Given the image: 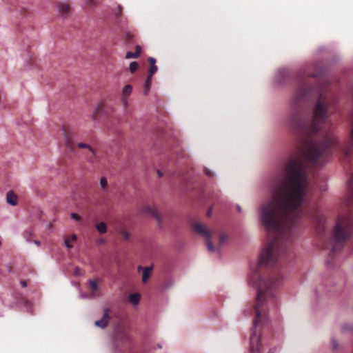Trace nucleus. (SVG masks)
<instances>
[{"label":"nucleus","instance_id":"obj_4","mask_svg":"<svg viewBox=\"0 0 353 353\" xmlns=\"http://www.w3.org/2000/svg\"><path fill=\"white\" fill-rule=\"evenodd\" d=\"M110 313L111 310L110 308H105L103 310V317L100 320L96 321L94 322V325L102 329L105 328L108 325L110 319Z\"/></svg>","mask_w":353,"mask_h":353},{"label":"nucleus","instance_id":"obj_23","mask_svg":"<svg viewBox=\"0 0 353 353\" xmlns=\"http://www.w3.org/2000/svg\"><path fill=\"white\" fill-rule=\"evenodd\" d=\"M89 283H90V289L93 292H95L98 290V285L94 281H90Z\"/></svg>","mask_w":353,"mask_h":353},{"label":"nucleus","instance_id":"obj_34","mask_svg":"<svg viewBox=\"0 0 353 353\" xmlns=\"http://www.w3.org/2000/svg\"><path fill=\"white\" fill-rule=\"evenodd\" d=\"M34 243H35L36 245H39V244H40L39 241H37V240H36V241H34Z\"/></svg>","mask_w":353,"mask_h":353},{"label":"nucleus","instance_id":"obj_15","mask_svg":"<svg viewBox=\"0 0 353 353\" xmlns=\"http://www.w3.org/2000/svg\"><path fill=\"white\" fill-rule=\"evenodd\" d=\"M140 301V294L138 293H134L129 296V301L134 304L137 305L139 303Z\"/></svg>","mask_w":353,"mask_h":353},{"label":"nucleus","instance_id":"obj_37","mask_svg":"<svg viewBox=\"0 0 353 353\" xmlns=\"http://www.w3.org/2000/svg\"><path fill=\"white\" fill-rule=\"evenodd\" d=\"M268 353H274L272 350H270Z\"/></svg>","mask_w":353,"mask_h":353},{"label":"nucleus","instance_id":"obj_35","mask_svg":"<svg viewBox=\"0 0 353 353\" xmlns=\"http://www.w3.org/2000/svg\"><path fill=\"white\" fill-rule=\"evenodd\" d=\"M141 270H142V267H141V266H139V267H138V271H139V272H140V271H141Z\"/></svg>","mask_w":353,"mask_h":353},{"label":"nucleus","instance_id":"obj_3","mask_svg":"<svg viewBox=\"0 0 353 353\" xmlns=\"http://www.w3.org/2000/svg\"><path fill=\"white\" fill-rule=\"evenodd\" d=\"M192 228L196 233L207 239L206 245L208 247V250L210 252H214L215 250V248L210 241V237L212 235V232L210 230H208L204 225L199 222H194L192 224Z\"/></svg>","mask_w":353,"mask_h":353},{"label":"nucleus","instance_id":"obj_1","mask_svg":"<svg viewBox=\"0 0 353 353\" xmlns=\"http://www.w3.org/2000/svg\"><path fill=\"white\" fill-rule=\"evenodd\" d=\"M330 85L318 74L301 72L297 76V90L291 101L285 124L294 133L307 138L294 154L278 166L271 184V199L261 208V219L268 236V243L260 256L257 271L262 266L274 267L267 278L259 276L258 292L253 305L245 312L254 313L253 324H263L268 310L278 303L276 290L283 284L279 268L292 257V243L296 226L303 216L316 222V230L323 238L325 226L322 216H312L303 207L309 189L304 157L313 165L323 164L338 148L328 119L332 103Z\"/></svg>","mask_w":353,"mask_h":353},{"label":"nucleus","instance_id":"obj_31","mask_svg":"<svg viewBox=\"0 0 353 353\" xmlns=\"http://www.w3.org/2000/svg\"><path fill=\"white\" fill-rule=\"evenodd\" d=\"M122 235H123V236L125 239H128L129 238V234H128V233L127 232H125V231H123V232H122Z\"/></svg>","mask_w":353,"mask_h":353},{"label":"nucleus","instance_id":"obj_13","mask_svg":"<svg viewBox=\"0 0 353 353\" xmlns=\"http://www.w3.org/2000/svg\"><path fill=\"white\" fill-rule=\"evenodd\" d=\"M135 34L131 32H127L123 39L125 45H131L134 41Z\"/></svg>","mask_w":353,"mask_h":353},{"label":"nucleus","instance_id":"obj_16","mask_svg":"<svg viewBox=\"0 0 353 353\" xmlns=\"http://www.w3.org/2000/svg\"><path fill=\"white\" fill-rule=\"evenodd\" d=\"M97 231L100 234H104L107 232V225L104 222H101L96 226Z\"/></svg>","mask_w":353,"mask_h":353},{"label":"nucleus","instance_id":"obj_29","mask_svg":"<svg viewBox=\"0 0 353 353\" xmlns=\"http://www.w3.org/2000/svg\"><path fill=\"white\" fill-rule=\"evenodd\" d=\"M205 174L210 177L213 176V173L207 168L205 169Z\"/></svg>","mask_w":353,"mask_h":353},{"label":"nucleus","instance_id":"obj_5","mask_svg":"<svg viewBox=\"0 0 353 353\" xmlns=\"http://www.w3.org/2000/svg\"><path fill=\"white\" fill-rule=\"evenodd\" d=\"M63 134L65 137V143L66 147L70 150H73L75 145V135L73 132H68L63 129Z\"/></svg>","mask_w":353,"mask_h":353},{"label":"nucleus","instance_id":"obj_9","mask_svg":"<svg viewBox=\"0 0 353 353\" xmlns=\"http://www.w3.org/2000/svg\"><path fill=\"white\" fill-rule=\"evenodd\" d=\"M132 91V87L130 85H126L123 88L122 94H121V100L123 101V103L125 108L127 106L126 98L131 94Z\"/></svg>","mask_w":353,"mask_h":353},{"label":"nucleus","instance_id":"obj_10","mask_svg":"<svg viewBox=\"0 0 353 353\" xmlns=\"http://www.w3.org/2000/svg\"><path fill=\"white\" fill-rule=\"evenodd\" d=\"M148 61V62H149V63L150 65V68L149 72H148V76H150V77H152L154 74L157 70V67L155 65L156 59L154 58H153V57H149Z\"/></svg>","mask_w":353,"mask_h":353},{"label":"nucleus","instance_id":"obj_20","mask_svg":"<svg viewBox=\"0 0 353 353\" xmlns=\"http://www.w3.org/2000/svg\"><path fill=\"white\" fill-rule=\"evenodd\" d=\"M139 68V63L137 61H132L130 63L129 70L132 73H134Z\"/></svg>","mask_w":353,"mask_h":353},{"label":"nucleus","instance_id":"obj_6","mask_svg":"<svg viewBox=\"0 0 353 353\" xmlns=\"http://www.w3.org/2000/svg\"><path fill=\"white\" fill-rule=\"evenodd\" d=\"M57 7L59 14L61 17L66 18L70 16L71 11L70 6L68 3L64 2H59L57 3Z\"/></svg>","mask_w":353,"mask_h":353},{"label":"nucleus","instance_id":"obj_12","mask_svg":"<svg viewBox=\"0 0 353 353\" xmlns=\"http://www.w3.org/2000/svg\"><path fill=\"white\" fill-rule=\"evenodd\" d=\"M152 267H145L143 269L141 281L146 283L151 275Z\"/></svg>","mask_w":353,"mask_h":353},{"label":"nucleus","instance_id":"obj_14","mask_svg":"<svg viewBox=\"0 0 353 353\" xmlns=\"http://www.w3.org/2000/svg\"><path fill=\"white\" fill-rule=\"evenodd\" d=\"M151 83H152V77L148 76V77L145 81L144 86H143V93L145 95H147L148 94L150 89V86H151Z\"/></svg>","mask_w":353,"mask_h":353},{"label":"nucleus","instance_id":"obj_7","mask_svg":"<svg viewBox=\"0 0 353 353\" xmlns=\"http://www.w3.org/2000/svg\"><path fill=\"white\" fill-rule=\"evenodd\" d=\"M77 146L79 148H88L91 154V156L88 157L89 161L94 163L97 160V157L96 155L95 150L92 148L90 145L84 143H79Z\"/></svg>","mask_w":353,"mask_h":353},{"label":"nucleus","instance_id":"obj_22","mask_svg":"<svg viewBox=\"0 0 353 353\" xmlns=\"http://www.w3.org/2000/svg\"><path fill=\"white\" fill-rule=\"evenodd\" d=\"M138 57L137 55H136L135 52H132L130 51H128L126 52V54H125V59H137Z\"/></svg>","mask_w":353,"mask_h":353},{"label":"nucleus","instance_id":"obj_28","mask_svg":"<svg viewBox=\"0 0 353 353\" xmlns=\"http://www.w3.org/2000/svg\"><path fill=\"white\" fill-rule=\"evenodd\" d=\"M86 3L89 6H92L95 5L96 0H86Z\"/></svg>","mask_w":353,"mask_h":353},{"label":"nucleus","instance_id":"obj_32","mask_svg":"<svg viewBox=\"0 0 353 353\" xmlns=\"http://www.w3.org/2000/svg\"><path fill=\"white\" fill-rule=\"evenodd\" d=\"M20 283L23 288L27 287V282L26 281H21Z\"/></svg>","mask_w":353,"mask_h":353},{"label":"nucleus","instance_id":"obj_27","mask_svg":"<svg viewBox=\"0 0 353 353\" xmlns=\"http://www.w3.org/2000/svg\"><path fill=\"white\" fill-rule=\"evenodd\" d=\"M71 218L78 221L81 220V216L76 213H72Z\"/></svg>","mask_w":353,"mask_h":353},{"label":"nucleus","instance_id":"obj_18","mask_svg":"<svg viewBox=\"0 0 353 353\" xmlns=\"http://www.w3.org/2000/svg\"><path fill=\"white\" fill-rule=\"evenodd\" d=\"M103 101L99 103L97 108L94 110V112L93 113V114L92 116L93 119H96L97 114L101 112V109L103 108Z\"/></svg>","mask_w":353,"mask_h":353},{"label":"nucleus","instance_id":"obj_2","mask_svg":"<svg viewBox=\"0 0 353 353\" xmlns=\"http://www.w3.org/2000/svg\"><path fill=\"white\" fill-rule=\"evenodd\" d=\"M347 188L348 196L343 201V205L348 212L339 216L332 234V238L322 246L323 249H331L330 256H334L342 249L353 232V217L350 212L353 209V173L347 181Z\"/></svg>","mask_w":353,"mask_h":353},{"label":"nucleus","instance_id":"obj_36","mask_svg":"<svg viewBox=\"0 0 353 353\" xmlns=\"http://www.w3.org/2000/svg\"><path fill=\"white\" fill-rule=\"evenodd\" d=\"M237 210L240 212H241V208L239 206L237 207Z\"/></svg>","mask_w":353,"mask_h":353},{"label":"nucleus","instance_id":"obj_8","mask_svg":"<svg viewBox=\"0 0 353 353\" xmlns=\"http://www.w3.org/2000/svg\"><path fill=\"white\" fill-rule=\"evenodd\" d=\"M6 201L8 204L15 206L18 203V196L13 190H10L6 194Z\"/></svg>","mask_w":353,"mask_h":353},{"label":"nucleus","instance_id":"obj_21","mask_svg":"<svg viewBox=\"0 0 353 353\" xmlns=\"http://www.w3.org/2000/svg\"><path fill=\"white\" fill-rule=\"evenodd\" d=\"M100 185L103 190H105L108 186V181L105 177H101L100 179Z\"/></svg>","mask_w":353,"mask_h":353},{"label":"nucleus","instance_id":"obj_11","mask_svg":"<svg viewBox=\"0 0 353 353\" xmlns=\"http://www.w3.org/2000/svg\"><path fill=\"white\" fill-rule=\"evenodd\" d=\"M145 212L148 214H151L153 217H154L159 223H161V217L157 212V210L151 206H148L145 209Z\"/></svg>","mask_w":353,"mask_h":353},{"label":"nucleus","instance_id":"obj_25","mask_svg":"<svg viewBox=\"0 0 353 353\" xmlns=\"http://www.w3.org/2000/svg\"><path fill=\"white\" fill-rule=\"evenodd\" d=\"M134 52H135L136 55H137V57H139L141 52V47L139 45L136 46Z\"/></svg>","mask_w":353,"mask_h":353},{"label":"nucleus","instance_id":"obj_19","mask_svg":"<svg viewBox=\"0 0 353 353\" xmlns=\"http://www.w3.org/2000/svg\"><path fill=\"white\" fill-rule=\"evenodd\" d=\"M122 10H123L122 6L119 5L117 6V11L115 12V17H116L117 23H120V19L119 18H120V17L122 14Z\"/></svg>","mask_w":353,"mask_h":353},{"label":"nucleus","instance_id":"obj_30","mask_svg":"<svg viewBox=\"0 0 353 353\" xmlns=\"http://www.w3.org/2000/svg\"><path fill=\"white\" fill-rule=\"evenodd\" d=\"M212 214V208H210L208 209V210L207 212V216L208 217H210Z\"/></svg>","mask_w":353,"mask_h":353},{"label":"nucleus","instance_id":"obj_33","mask_svg":"<svg viewBox=\"0 0 353 353\" xmlns=\"http://www.w3.org/2000/svg\"><path fill=\"white\" fill-rule=\"evenodd\" d=\"M157 174L159 175V177L163 176L162 172L159 170H157Z\"/></svg>","mask_w":353,"mask_h":353},{"label":"nucleus","instance_id":"obj_17","mask_svg":"<svg viewBox=\"0 0 353 353\" xmlns=\"http://www.w3.org/2000/svg\"><path fill=\"white\" fill-rule=\"evenodd\" d=\"M76 240H77V235L72 234L70 239H66L65 240V245L68 248H71L72 247V245H71V243L75 241Z\"/></svg>","mask_w":353,"mask_h":353},{"label":"nucleus","instance_id":"obj_26","mask_svg":"<svg viewBox=\"0 0 353 353\" xmlns=\"http://www.w3.org/2000/svg\"><path fill=\"white\" fill-rule=\"evenodd\" d=\"M130 339V336H128V334H126L125 332L122 333L121 340L125 341H129Z\"/></svg>","mask_w":353,"mask_h":353},{"label":"nucleus","instance_id":"obj_24","mask_svg":"<svg viewBox=\"0 0 353 353\" xmlns=\"http://www.w3.org/2000/svg\"><path fill=\"white\" fill-rule=\"evenodd\" d=\"M227 241V237L224 234H221L219 236V245H223Z\"/></svg>","mask_w":353,"mask_h":353}]
</instances>
